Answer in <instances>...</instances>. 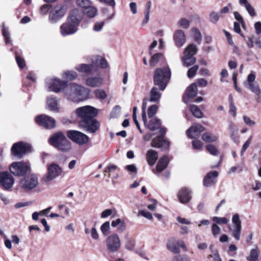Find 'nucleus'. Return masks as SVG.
Returning <instances> with one entry per match:
<instances>
[{"label":"nucleus","mask_w":261,"mask_h":261,"mask_svg":"<svg viewBox=\"0 0 261 261\" xmlns=\"http://www.w3.org/2000/svg\"><path fill=\"white\" fill-rule=\"evenodd\" d=\"M63 94L66 99L73 102L81 101L88 97L87 89L75 83L67 85Z\"/></svg>","instance_id":"obj_1"},{"label":"nucleus","mask_w":261,"mask_h":261,"mask_svg":"<svg viewBox=\"0 0 261 261\" xmlns=\"http://www.w3.org/2000/svg\"><path fill=\"white\" fill-rule=\"evenodd\" d=\"M171 77V70L168 67L157 68L154 73V84L161 91L165 89Z\"/></svg>","instance_id":"obj_2"},{"label":"nucleus","mask_w":261,"mask_h":261,"mask_svg":"<svg viewBox=\"0 0 261 261\" xmlns=\"http://www.w3.org/2000/svg\"><path fill=\"white\" fill-rule=\"evenodd\" d=\"M255 74L253 71H252L248 75L246 81L244 82L245 87L254 93L256 97L255 100L258 103L261 102V90L257 84H255L254 82L255 80Z\"/></svg>","instance_id":"obj_3"},{"label":"nucleus","mask_w":261,"mask_h":261,"mask_svg":"<svg viewBox=\"0 0 261 261\" xmlns=\"http://www.w3.org/2000/svg\"><path fill=\"white\" fill-rule=\"evenodd\" d=\"M232 224L228 225V228L230 235L233 237L237 241H239L241 239L242 224L240 216L238 214H235L232 217Z\"/></svg>","instance_id":"obj_4"},{"label":"nucleus","mask_w":261,"mask_h":261,"mask_svg":"<svg viewBox=\"0 0 261 261\" xmlns=\"http://www.w3.org/2000/svg\"><path fill=\"white\" fill-rule=\"evenodd\" d=\"M76 114L81 118V122H84L94 118L97 115V111L92 106H86L76 109Z\"/></svg>","instance_id":"obj_5"},{"label":"nucleus","mask_w":261,"mask_h":261,"mask_svg":"<svg viewBox=\"0 0 261 261\" xmlns=\"http://www.w3.org/2000/svg\"><path fill=\"white\" fill-rule=\"evenodd\" d=\"M67 82L58 78L48 79L46 81V86L49 91L59 93L66 88Z\"/></svg>","instance_id":"obj_6"},{"label":"nucleus","mask_w":261,"mask_h":261,"mask_svg":"<svg viewBox=\"0 0 261 261\" xmlns=\"http://www.w3.org/2000/svg\"><path fill=\"white\" fill-rule=\"evenodd\" d=\"M9 169L11 173L15 176H23L30 170V165L28 162H16L11 164Z\"/></svg>","instance_id":"obj_7"},{"label":"nucleus","mask_w":261,"mask_h":261,"mask_svg":"<svg viewBox=\"0 0 261 261\" xmlns=\"http://www.w3.org/2000/svg\"><path fill=\"white\" fill-rule=\"evenodd\" d=\"M196 46L191 44L188 46L184 52V56L182 59L183 65L188 67L194 64L196 61V58L194 55L197 53Z\"/></svg>","instance_id":"obj_8"},{"label":"nucleus","mask_w":261,"mask_h":261,"mask_svg":"<svg viewBox=\"0 0 261 261\" xmlns=\"http://www.w3.org/2000/svg\"><path fill=\"white\" fill-rule=\"evenodd\" d=\"M62 168L57 164L53 163L47 166V172L44 176V180L46 181H50L62 173Z\"/></svg>","instance_id":"obj_9"},{"label":"nucleus","mask_w":261,"mask_h":261,"mask_svg":"<svg viewBox=\"0 0 261 261\" xmlns=\"http://www.w3.org/2000/svg\"><path fill=\"white\" fill-rule=\"evenodd\" d=\"M38 185V178L33 174L25 176L19 181V186L26 191L34 189Z\"/></svg>","instance_id":"obj_10"},{"label":"nucleus","mask_w":261,"mask_h":261,"mask_svg":"<svg viewBox=\"0 0 261 261\" xmlns=\"http://www.w3.org/2000/svg\"><path fill=\"white\" fill-rule=\"evenodd\" d=\"M107 249L111 252L118 251L121 247V241L119 236L116 233H113L109 236L106 241Z\"/></svg>","instance_id":"obj_11"},{"label":"nucleus","mask_w":261,"mask_h":261,"mask_svg":"<svg viewBox=\"0 0 261 261\" xmlns=\"http://www.w3.org/2000/svg\"><path fill=\"white\" fill-rule=\"evenodd\" d=\"M67 135L72 141L80 145L86 144L89 141V137L79 131L70 130Z\"/></svg>","instance_id":"obj_12"},{"label":"nucleus","mask_w":261,"mask_h":261,"mask_svg":"<svg viewBox=\"0 0 261 261\" xmlns=\"http://www.w3.org/2000/svg\"><path fill=\"white\" fill-rule=\"evenodd\" d=\"M30 148L31 146L29 144L19 142L13 144L11 152L14 155L21 158Z\"/></svg>","instance_id":"obj_13"},{"label":"nucleus","mask_w":261,"mask_h":261,"mask_svg":"<svg viewBox=\"0 0 261 261\" xmlns=\"http://www.w3.org/2000/svg\"><path fill=\"white\" fill-rule=\"evenodd\" d=\"M66 8L64 6H56L51 11L49 15V20L55 23L63 17L66 12Z\"/></svg>","instance_id":"obj_14"},{"label":"nucleus","mask_w":261,"mask_h":261,"mask_svg":"<svg viewBox=\"0 0 261 261\" xmlns=\"http://www.w3.org/2000/svg\"><path fill=\"white\" fill-rule=\"evenodd\" d=\"M14 184V178L8 172H0V184L5 190H9L12 188Z\"/></svg>","instance_id":"obj_15"},{"label":"nucleus","mask_w":261,"mask_h":261,"mask_svg":"<svg viewBox=\"0 0 261 261\" xmlns=\"http://www.w3.org/2000/svg\"><path fill=\"white\" fill-rule=\"evenodd\" d=\"M78 27L75 24L70 22L67 19L66 22L63 23L60 27V32L63 36H67L75 34L78 30Z\"/></svg>","instance_id":"obj_16"},{"label":"nucleus","mask_w":261,"mask_h":261,"mask_svg":"<svg viewBox=\"0 0 261 261\" xmlns=\"http://www.w3.org/2000/svg\"><path fill=\"white\" fill-rule=\"evenodd\" d=\"M83 17V11L79 9L74 8L69 12L67 20L79 27Z\"/></svg>","instance_id":"obj_17"},{"label":"nucleus","mask_w":261,"mask_h":261,"mask_svg":"<svg viewBox=\"0 0 261 261\" xmlns=\"http://www.w3.org/2000/svg\"><path fill=\"white\" fill-rule=\"evenodd\" d=\"M36 121L39 125L47 128H53L56 123L53 118L45 115H41L36 117Z\"/></svg>","instance_id":"obj_18"},{"label":"nucleus","mask_w":261,"mask_h":261,"mask_svg":"<svg viewBox=\"0 0 261 261\" xmlns=\"http://www.w3.org/2000/svg\"><path fill=\"white\" fill-rule=\"evenodd\" d=\"M80 124L89 133H95L99 127V122L94 118L84 122H80Z\"/></svg>","instance_id":"obj_19"},{"label":"nucleus","mask_w":261,"mask_h":261,"mask_svg":"<svg viewBox=\"0 0 261 261\" xmlns=\"http://www.w3.org/2000/svg\"><path fill=\"white\" fill-rule=\"evenodd\" d=\"M192 192L188 188L183 187L180 189L177 194V197L179 201L183 203H188L192 197Z\"/></svg>","instance_id":"obj_20"},{"label":"nucleus","mask_w":261,"mask_h":261,"mask_svg":"<svg viewBox=\"0 0 261 261\" xmlns=\"http://www.w3.org/2000/svg\"><path fill=\"white\" fill-rule=\"evenodd\" d=\"M60 99L54 96H48L46 98V106L51 111L58 113L60 110Z\"/></svg>","instance_id":"obj_21"},{"label":"nucleus","mask_w":261,"mask_h":261,"mask_svg":"<svg viewBox=\"0 0 261 261\" xmlns=\"http://www.w3.org/2000/svg\"><path fill=\"white\" fill-rule=\"evenodd\" d=\"M173 40L175 45L180 47L186 41V37L184 32L181 30H176L173 34Z\"/></svg>","instance_id":"obj_22"},{"label":"nucleus","mask_w":261,"mask_h":261,"mask_svg":"<svg viewBox=\"0 0 261 261\" xmlns=\"http://www.w3.org/2000/svg\"><path fill=\"white\" fill-rule=\"evenodd\" d=\"M75 69L77 71L85 73L87 75H90L91 74L94 73L96 72L97 71V68L93 64V63L91 64H80L76 66Z\"/></svg>","instance_id":"obj_23"},{"label":"nucleus","mask_w":261,"mask_h":261,"mask_svg":"<svg viewBox=\"0 0 261 261\" xmlns=\"http://www.w3.org/2000/svg\"><path fill=\"white\" fill-rule=\"evenodd\" d=\"M204 127L200 124H196L191 126L187 130V135L189 138H196L199 137Z\"/></svg>","instance_id":"obj_24"},{"label":"nucleus","mask_w":261,"mask_h":261,"mask_svg":"<svg viewBox=\"0 0 261 261\" xmlns=\"http://www.w3.org/2000/svg\"><path fill=\"white\" fill-rule=\"evenodd\" d=\"M103 81V79L99 75L95 76L91 75L86 79V84L91 87H98L101 86Z\"/></svg>","instance_id":"obj_25"},{"label":"nucleus","mask_w":261,"mask_h":261,"mask_svg":"<svg viewBox=\"0 0 261 261\" xmlns=\"http://www.w3.org/2000/svg\"><path fill=\"white\" fill-rule=\"evenodd\" d=\"M151 146L153 147L167 149L169 146V142L165 140L163 136L158 137L153 139L151 142Z\"/></svg>","instance_id":"obj_26"},{"label":"nucleus","mask_w":261,"mask_h":261,"mask_svg":"<svg viewBox=\"0 0 261 261\" xmlns=\"http://www.w3.org/2000/svg\"><path fill=\"white\" fill-rule=\"evenodd\" d=\"M218 176V172L216 171L209 172L203 179V185L205 187H211L216 182V179Z\"/></svg>","instance_id":"obj_27"},{"label":"nucleus","mask_w":261,"mask_h":261,"mask_svg":"<svg viewBox=\"0 0 261 261\" xmlns=\"http://www.w3.org/2000/svg\"><path fill=\"white\" fill-rule=\"evenodd\" d=\"M66 137L61 132H58L53 135L49 139L50 144L57 147V146Z\"/></svg>","instance_id":"obj_28"},{"label":"nucleus","mask_w":261,"mask_h":261,"mask_svg":"<svg viewBox=\"0 0 261 261\" xmlns=\"http://www.w3.org/2000/svg\"><path fill=\"white\" fill-rule=\"evenodd\" d=\"M169 161L168 157L166 155L160 159L156 165V171L153 170L154 173L156 174L158 173H161L167 167Z\"/></svg>","instance_id":"obj_29"},{"label":"nucleus","mask_w":261,"mask_h":261,"mask_svg":"<svg viewBox=\"0 0 261 261\" xmlns=\"http://www.w3.org/2000/svg\"><path fill=\"white\" fill-rule=\"evenodd\" d=\"M158 158L157 152L154 150L150 149L146 153V160L149 165L152 166L156 162Z\"/></svg>","instance_id":"obj_30"},{"label":"nucleus","mask_w":261,"mask_h":261,"mask_svg":"<svg viewBox=\"0 0 261 261\" xmlns=\"http://www.w3.org/2000/svg\"><path fill=\"white\" fill-rule=\"evenodd\" d=\"M161 96V93L156 87H153L149 95V100L150 102H156L160 100Z\"/></svg>","instance_id":"obj_31"},{"label":"nucleus","mask_w":261,"mask_h":261,"mask_svg":"<svg viewBox=\"0 0 261 261\" xmlns=\"http://www.w3.org/2000/svg\"><path fill=\"white\" fill-rule=\"evenodd\" d=\"M111 225L114 227H117V230L122 232L125 229V223L123 220L118 218L112 221Z\"/></svg>","instance_id":"obj_32"},{"label":"nucleus","mask_w":261,"mask_h":261,"mask_svg":"<svg viewBox=\"0 0 261 261\" xmlns=\"http://www.w3.org/2000/svg\"><path fill=\"white\" fill-rule=\"evenodd\" d=\"M83 12L84 15L85 14L88 18H92L97 15L98 9L92 5L86 9H85Z\"/></svg>","instance_id":"obj_33"},{"label":"nucleus","mask_w":261,"mask_h":261,"mask_svg":"<svg viewBox=\"0 0 261 261\" xmlns=\"http://www.w3.org/2000/svg\"><path fill=\"white\" fill-rule=\"evenodd\" d=\"M260 251L258 247L256 246L254 248H252L249 253V255L247 257L248 261H258V256Z\"/></svg>","instance_id":"obj_34"},{"label":"nucleus","mask_w":261,"mask_h":261,"mask_svg":"<svg viewBox=\"0 0 261 261\" xmlns=\"http://www.w3.org/2000/svg\"><path fill=\"white\" fill-rule=\"evenodd\" d=\"M63 152H68L71 149V143L66 138L57 146L56 147Z\"/></svg>","instance_id":"obj_35"},{"label":"nucleus","mask_w":261,"mask_h":261,"mask_svg":"<svg viewBox=\"0 0 261 261\" xmlns=\"http://www.w3.org/2000/svg\"><path fill=\"white\" fill-rule=\"evenodd\" d=\"M197 94V84L195 83L192 84L187 89L186 95L189 98H194Z\"/></svg>","instance_id":"obj_36"},{"label":"nucleus","mask_w":261,"mask_h":261,"mask_svg":"<svg viewBox=\"0 0 261 261\" xmlns=\"http://www.w3.org/2000/svg\"><path fill=\"white\" fill-rule=\"evenodd\" d=\"M93 63L96 68L98 66L102 68H105L108 66L106 60L102 57L98 56L94 57V61H93Z\"/></svg>","instance_id":"obj_37"},{"label":"nucleus","mask_w":261,"mask_h":261,"mask_svg":"<svg viewBox=\"0 0 261 261\" xmlns=\"http://www.w3.org/2000/svg\"><path fill=\"white\" fill-rule=\"evenodd\" d=\"M160 120L156 118H152L149 121L147 125L148 128L151 130H155L160 128L161 126Z\"/></svg>","instance_id":"obj_38"},{"label":"nucleus","mask_w":261,"mask_h":261,"mask_svg":"<svg viewBox=\"0 0 261 261\" xmlns=\"http://www.w3.org/2000/svg\"><path fill=\"white\" fill-rule=\"evenodd\" d=\"M229 134L231 139L234 142H237L238 137L237 136V133L238 129L233 123H230L229 126Z\"/></svg>","instance_id":"obj_39"},{"label":"nucleus","mask_w":261,"mask_h":261,"mask_svg":"<svg viewBox=\"0 0 261 261\" xmlns=\"http://www.w3.org/2000/svg\"><path fill=\"white\" fill-rule=\"evenodd\" d=\"M191 32L194 41L198 44H200L202 40V35L199 30L194 28L191 30Z\"/></svg>","instance_id":"obj_40"},{"label":"nucleus","mask_w":261,"mask_h":261,"mask_svg":"<svg viewBox=\"0 0 261 261\" xmlns=\"http://www.w3.org/2000/svg\"><path fill=\"white\" fill-rule=\"evenodd\" d=\"M202 139L206 142H214L217 140L218 137L214 134L206 132L202 135Z\"/></svg>","instance_id":"obj_41"},{"label":"nucleus","mask_w":261,"mask_h":261,"mask_svg":"<svg viewBox=\"0 0 261 261\" xmlns=\"http://www.w3.org/2000/svg\"><path fill=\"white\" fill-rule=\"evenodd\" d=\"M63 77L68 81H73L76 79L77 75L74 71H65L62 74Z\"/></svg>","instance_id":"obj_42"},{"label":"nucleus","mask_w":261,"mask_h":261,"mask_svg":"<svg viewBox=\"0 0 261 261\" xmlns=\"http://www.w3.org/2000/svg\"><path fill=\"white\" fill-rule=\"evenodd\" d=\"M76 4L78 7L83 9L84 11L92 5V2L90 0H76Z\"/></svg>","instance_id":"obj_43"},{"label":"nucleus","mask_w":261,"mask_h":261,"mask_svg":"<svg viewBox=\"0 0 261 261\" xmlns=\"http://www.w3.org/2000/svg\"><path fill=\"white\" fill-rule=\"evenodd\" d=\"M221 17V15L220 13L215 11H212L210 12L209 15L210 21L212 23L216 24L218 22L219 18Z\"/></svg>","instance_id":"obj_44"},{"label":"nucleus","mask_w":261,"mask_h":261,"mask_svg":"<svg viewBox=\"0 0 261 261\" xmlns=\"http://www.w3.org/2000/svg\"><path fill=\"white\" fill-rule=\"evenodd\" d=\"M163 59V55L161 53L154 55L150 60V64L152 66H155L157 63Z\"/></svg>","instance_id":"obj_45"},{"label":"nucleus","mask_w":261,"mask_h":261,"mask_svg":"<svg viewBox=\"0 0 261 261\" xmlns=\"http://www.w3.org/2000/svg\"><path fill=\"white\" fill-rule=\"evenodd\" d=\"M190 110L193 115L196 117L200 118L202 117V113L198 106L196 105H191L190 106Z\"/></svg>","instance_id":"obj_46"},{"label":"nucleus","mask_w":261,"mask_h":261,"mask_svg":"<svg viewBox=\"0 0 261 261\" xmlns=\"http://www.w3.org/2000/svg\"><path fill=\"white\" fill-rule=\"evenodd\" d=\"M94 94L96 98L102 100L106 99L107 97L106 92L103 89H96L94 91Z\"/></svg>","instance_id":"obj_47"},{"label":"nucleus","mask_w":261,"mask_h":261,"mask_svg":"<svg viewBox=\"0 0 261 261\" xmlns=\"http://www.w3.org/2000/svg\"><path fill=\"white\" fill-rule=\"evenodd\" d=\"M158 110V107L155 105L150 106L147 110V115L149 118H152Z\"/></svg>","instance_id":"obj_48"},{"label":"nucleus","mask_w":261,"mask_h":261,"mask_svg":"<svg viewBox=\"0 0 261 261\" xmlns=\"http://www.w3.org/2000/svg\"><path fill=\"white\" fill-rule=\"evenodd\" d=\"M212 220L215 222V224H226L228 222V220L225 217H214L212 218Z\"/></svg>","instance_id":"obj_49"},{"label":"nucleus","mask_w":261,"mask_h":261,"mask_svg":"<svg viewBox=\"0 0 261 261\" xmlns=\"http://www.w3.org/2000/svg\"><path fill=\"white\" fill-rule=\"evenodd\" d=\"M177 25L179 27L187 29L189 27L190 22L188 19L183 18L178 21Z\"/></svg>","instance_id":"obj_50"},{"label":"nucleus","mask_w":261,"mask_h":261,"mask_svg":"<svg viewBox=\"0 0 261 261\" xmlns=\"http://www.w3.org/2000/svg\"><path fill=\"white\" fill-rule=\"evenodd\" d=\"M110 229V222L107 221L105 222L100 227V230L102 234L107 236L109 234Z\"/></svg>","instance_id":"obj_51"},{"label":"nucleus","mask_w":261,"mask_h":261,"mask_svg":"<svg viewBox=\"0 0 261 261\" xmlns=\"http://www.w3.org/2000/svg\"><path fill=\"white\" fill-rule=\"evenodd\" d=\"M103 16L107 20L112 19L115 14L114 12H111L108 8H103L102 10Z\"/></svg>","instance_id":"obj_52"},{"label":"nucleus","mask_w":261,"mask_h":261,"mask_svg":"<svg viewBox=\"0 0 261 261\" xmlns=\"http://www.w3.org/2000/svg\"><path fill=\"white\" fill-rule=\"evenodd\" d=\"M206 150L212 155H217L219 154V151L216 147L212 144H208L206 146Z\"/></svg>","instance_id":"obj_53"},{"label":"nucleus","mask_w":261,"mask_h":261,"mask_svg":"<svg viewBox=\"0 0 261 261\" xmlns=\"http://www.w3.org/2000/svg\"><path fill=\"white\" fill-rule=\"evenodd\" d=\"M168 249L174 253H177L179 252L178 246L174 243H169L167 244Z\"/></svg>","instance_id":"obj_54"},{"label":"nucleus","mask_w":261,"mask_h":261,"mask_svg":"<svg viewBox=\"0 0 261 261\" xmlns=\"http://www.w3.org/2000/svg\"><path fill=\"white\" fill-rule=\"evenodd\" d=\"M198 69V66L197 65L193 66L191 68H190L187 73V75L189 78L193 77L196 74L197 70Z\"/></svg>","instance_id":"obj_55"},{"label":"nucleus","mask_w":261,"mask_h":261,"mask_svg":"<svg viewBox=\"0 0 261 261\" xmlns=\"http://www.w3.org/2000/svg\"><path fill=\"white\" fill-rule=\"evenodd\" d=\"M221 228L217 224H213L212 226V232L213 236L216 237L221 233Z\"/></svg>","instance_id":"obj_56"},{"label":"nucleus","mask_w":261,"mask_h":261,"mask_svg":"<svg viewBox=\"0 0 261 261\" xmlns=\"http://www.w3.org/2000/svg\"><path fill=\"white\" fill-rule=\"evenodd\" d=\"M15 58H16V62H17L18 66L20 68H23L25 65L24 60L23 58H21L20 56H19L17 53H16Z\"/></svg>","instance_id":"obj_57"},{"label":"nucleus","mask_w":261,"mask_h":261,"mask_svg":"<svg viewBox=\"0 0 261 261\" xmlns=\"http://www.w3.org/2000/svg\"><path fill=\"white\" fill-rule=\"evenodd\" d=\"M139 214L150 220H151L153 219L152 214L150 212L145 210L139 211Z\"/></svg>","instance_id":"obj_58"},{"label":"nucleus","mask_w":261,"mask_h":261,"mask_svg":"<svg viewBox=\"0 0 261 261\" xmlns=\"http://www.w3.org/2000/svg\"><path fill=\"white\" fill-rule=\"evenodd\" d=\"M252 140V137H250L247 141L243 145V147L242 148L241 151V155L242 156L244 153V152L246 151V150L247 149V148L249 146Z\"/></svg>","instance_id":"obj_59"},{"label":"nucleus","mask_w":261,"mask_h":261,"mask_svg":"<svg viewBox=\"0 0 261 261\" xmlns=\"http://www.w3.org/2000/svg\"><path fill=\"white\" fill-rule=\"evenodd\" d=\"M105 24L104 21H97L95 23L93 26V30L99 32L101 30Z\"/></svg>","instance_id":"obj_60"},{"label":"nucleus","mask_w":261,"mask_h":261,"mask_svg":"<svg viewBox=\"0 0 261 261\" xmlns=\"http://www.w3.org/2000/svg\"><path fill=\"white\" fill-rule=\"evenodd\" d=\"M117 167L115 165H109L107 166L105 169V173L109 174V177H110L111 173H113L115 171Z\"/></svg>","instance_id":"obj_61"},{"label":"nucleus","mask_w":261,"mask_h":261,"mask_svg":"<svg viewBox=\"0 0 261 261\" xmlns=\"http://www.w3.org/2000/svg\"><path fill=\"white\" fill-rule=\"evenodd\" d=\"M192 146L194 149L200 150L202 148V143L198 140H195L192 142Z\"/></svg>","instance_id":"obj_62"},{"label":"nucleus","mask_w":261,"mask_h":261,"mask_svg":"<svg viewBox=\"0 0 261 261\" xmlns=\"http://www.w3.org/2000/svg\"><path fill=\"white\" fill-rule=\"evenodd\" d=\"M231 8V4L229 3L227 6H225L222 9H221L220 11V14L221 15V17H223L224 14L228 13Z\"/></svg>","instance_id":"obj_63"},{"label":"nucleus","mask_w":261,"mask_h":261,"mask_svg":"<svg viewBox=\"0 0 261 261\" xmlns=\"http://www.w3.org/2000/svg\"><path fill=\"white\" fill-rule=\"evenodd\" d=\"M134 241L131 239H128L125 244V248L127 250H132L134 249Z\"/></svg>","instance_id":"obj_64"}]
</instances>
